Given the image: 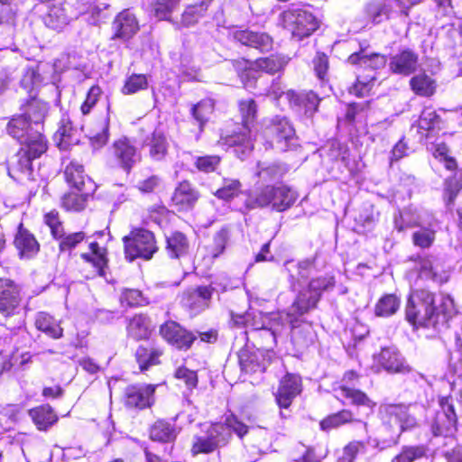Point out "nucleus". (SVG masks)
I'll return each mask as SVG.
<instances>
[{
	"mask_svg": "<svg viewBox=\"0 0 462 462\" xmlns=\"http://www.w3.org/2000/svg\"><path fill=\"white\" fill-rule=\"evenodd\" d=\"M435 295L427 290L413 291L405 308L406 320L415 328H435L439 313L447 315L453 309L449 296L439 297V307L436 306Z\"/></svg>",
	"mask_w": 462,
	"mask_h": 462,
	"instance_id": "nucleus-1",
	"label": "nucleus"
},
{
	"mask_svg": "<svg viewBox=\"0 0 462 462\" xmlns=\"http://www.w3.org/2000/svg\"><path fill=\"white\" fill-rule=\"evenodd\" d=\"M297 199V193L286 185H267L251 195L247 206L264 208L271 206L273 209L282 212L291 208Z\"/></svg>",
	"mask_w": 462,
	"mask_h": 462,
	"instance_id": "nucleus-2",
	"label": "nucleus"
},
{
	"mask_svg": "<svg viewBox=\"0 0 462 462\" xmlns=\"http://www.w3.org/2000/svg\"><path fill=\"white\" fill-rule=\"evenodd\" d=\"M239 106L244 123L243 130L227 136L226 143L234 147V152L243 160L253 150L250 124L255 118L257 110L256 104L253 99L243 100Z\"/></svg>",
	"mask_w": 462,
	"mask_h": 462,
	"instance_id": "nucleus-3",
	"label": "nucleus"
},
{
	"mask_svg": "<svg viewBox=\"0 0 462 462\" xmlns=\"http://www.w3.org/2000/svg\"><path fill=\"white\" fill-rule=\"evenodd\" d=\"M125 257L129 261L136 258L149 260L157 251L154 236L149 230L134 228L123 238Z\"/></svg>",
	"mask_w": 462,
	"mask_h": 462,
	"instance_id": "nucleus-4",
	"label": "nucleus"
},
{
	"mask_svg": "<svg viewBox=\"0 0 462 462\" xmlns=\"http://www.w3.org/2000/svg\"><path fill=\"white\" fill-rule=\"evenodd\" d=\"M47 150L46 142H40L33 144L22 145L21 149L12 158L8 173L14 179H32V161L39 158Z\"/></svg>",
	"mask_w": 462,
	"mask_h": 462,
	"instance_id": "nucleus-5",
	"label": "nucleus"
},
{
	"mask_svg": "<svg viewBox=\"0 0 462 462\" xmlns=\"http://www.w3.org/2000/svg\"><path fill=\"white\" fill-rule=\"evenodd\" d=\"M280 22L283 28L297 40L310 36L318 27L314 16L300 8H290L282 12Z\"/></svg>",
	"mask_w": 462,
	"mask_h": 462,
	"instance_id": "nucleus-6",
	"label": "nucleus"
},
{
	"mask_svg": "<svg viewBox=\"0 0 462 462\" xmlns=\"http://www.w3.org/2000/svg\"><path fill=\"white\" fill-rule=\"evenodd\" d=\"M6 130L21 145L33 144L36 142H46L40 130L23 115L13 117L9 121Z\"/></svg>",
	"mask_w": 462,
	"mask_h": 462,
	"instance_id": "nucleus-7",
	"label": "nucleus"
},
{
	"mask_svg": "<svg viewBox=\"0 0 462 462\" xmlns=\"http://www.w3.org/2000/svg\"><path fill=\"white\" fill-rule=\"evenodd\" d=\"M374 366L377 371L383 369L392 374H405L411 371L410 365L406 363L404 357L396 347H383L374 356Z\"/></svg>",
	"mask_w": 462,
	"mask_h": 462,
	"instance_id": "nucleus-8",
	"label": "nucleus"
},
{
	"mask_svg": "<svg viewBox=\"0 0 462 462\" xmlns=\"http://www.w3.org/2000/svg\"><path fill=\"white\" fill-rule=\"evenodd\" d=\"M357 378L358 375L354 371L346 372L342 379V385L336 390V397L337 399L340 397L349 399L353 405L365 406L369 409L370 413H372L376 403L362 391L351 387L352 383L357 380Z\"/></svg>",
	"mask_w": 462,
	"mask_h": 462,
	"instance_id": "nucleus-9",
	"label": "nucleus"
},
{
	"mask_svg": "<svg viewBox=\"0 0 462 462\" xmlns=\"http://www.w3.org/2000/svg\"><path fill=\"white\" fill-rule=\"evenodd\" d=\"M160 333L168 343L178 349H189L196 339V336L174 321L162 325Z\"/></svg>",
	"mask_w": 462,
	"mask_h": 462,
	"instance_id": "nucleus-10",
	"label": "nucleus"
},
{
	"mask_svg": "<svg viewBox=\"0 0 462 462\" xmlns=\"http://www.w3.org/2000/svg\"><path fill=\"white\" fill-rule=\"evenodd\" d=\"M112 152L120 167L127 172L141 160L137 149L126 138L116 141L112 145Z\"/></svg>",
	"mask_w": 462,
	"mask_h": 462,
	"instance_id": "nucleus-11",
	"label": "nucleus"
},
{
	"mask_svg": "<svg viewBox=\"0 0 462 462\" xmlns=\"http://www.w3.org/2000/svg\"><path fill=\"white\" fill-rule=\"evenodd\" d=\"M300 392V377L296 374H287L280 382V386L275 395L276 402L281 408L287 409Z\"/></svg>",
	"mask_w": 462,
	"mask_h": 462,
	"instance_id": "nucleus-12",
	"label": "nucleus"
},
{
	"mask_svg": "<svg viewBox=\"0 0 462 462\" xmlns=\"http://www.w3.org/2000/svg\"><path fill=\"white\" fill-rule=\"evenodd\" d=\"M155 386L149 384L145 386L130 385L125 392V402L129 408L143 409L149 407L152 402V395Z\"/></svg>",
	"mask_w": 462,
	"mask_h": 462,
	"instance_id": "nucleus-13",
	"label": "nucleus"
},
{
	"mask_svg": "<svg viewBox=\"0 0 462 462\" xmlns=\"http://www.w3.org/2000/svg\"><path fill=\"white\" fill-rule=\"evenodd\" d=\"M232 36L243 45L257 49L262 52L269 51L273 49V39L264 32L236 30L232 32Z\"/></svg>",
	"mask_w": 462,
	"mask_h": 462,
	"instance_id": "nucleus-14",
	"label": "nucleus"
},
{
	"mask_svg": "<svg viewBox=\"0 0 462 462\" xmlns=\"http://www.w3.org/2000/svg\"><path fill=\"white\" fill-rule=\"evenodd\" d=\"M418 62V54L406 49L391 58L389 67L393 73L409 76L416 71Z\"/></svg>",
	"mask_w": 462,
	"mask_h": 462,
	"instance_id": "nucleus-15",
	"label": "nucleus"
},
{
	"mask_svg": "<svg viewBox=\"0 0 462 462\" xmlns=\"http://www.w3.org/2000/svg\"><path fill=\"white\" fill-rule=\"evenodd\" d=\"M20 300L19 286L9 279L0 278V311L10 314Z\"/></svg>",
	"mask_w": 462,
	"mask_h": 462,
	"instance_id": "nucleus-16",
	"label": "nucleus"
},
{
	"mask_svg": "<svg viewBox=\"0 0 462 462\" xmlns=\"http://www.w3.org/2000/svg\"><path fill=\"white\" fill-rule=\"evenodd\" d=\"M115 31L114 39L127 41L131 39L139 30L136 18L128 10L123 11L116 15L113 22Z\"/></svg>",
	"mask_w": 462,
	"mask_h": 462,
	"instance_id": "nucleus-17",
	"label": "nucleus"
},
{
	"mask_svg": "<svg viewBox=\"0 0 462 462\" xmlns=\"http://www.w3.org/2000/svg\"><path fill=\"white\" fill-rule=\"evenodd\" d=\"M441 413L437 415L435 435H445L457 424V415L451 400L448 397L441 398L439 401Z\"/></svg>",
	"mask_w": 462,
	"mask_h": 462,
	"instance_id": "nucleus-18",
	"label": "nucleus"
},
{
	"mask_svg": "<svg viewBox=\"0 0 462 462\" xmlns=\"http://www.w3.org/2000/svg\"><path fill=\"white\" fill-rule=\"evenodd\" d=\"M199 199V192L188 181L180 182L172 195V202L180 210L192 208Z\"/></svg>",
	"mask_w": 462,
	"mask_h": 462,
	"instance_id": "nucleus-19",
	"label": "nucleus"
},
{
	"mask_svg": "<svg viewBox=\"0 0 462 462\" xmlns=\"http://www.w3.org/2000/svg\"><path fill=\"white\" fill-rule=\"evenodd\" d=\"M274 134L275 147L280 151H286L291 147L295 137V130L286 118L277 119L271 129Z\"/></svg>",
	"mask_w": 462,
	"mask_h": 462,
	"instance_id": "nucleus-20",
	"label": "nucleus"
},
{
	"mask_svg": "<svg viewBox=\"0 0 462 462\" xmlns=\"http://www.w3.org/2000/svg\"><path fill=\"white\" fill-rule=\"evenodd\" d=\"M217 288L211 286H199L186 293L187 304L193 310H204L208 308L214 291Z\"/></svg>",
	"mask_w": 462,
	"mask_h": 462,
	"instance_id": "nucleus-21",
	"label": "nucleus"
},
{
	"mask_svg": "<svg viewBox=\"0 0 462 462\" xmlns=\"http://www.w3.org/2000/svg\"><path fill=\"white\" fill-rule=\"evenodd\" d=\"M290 58L282 55L275 54L265 58H260L251 63V69L254 70L263 71L268 74H274L285 68L288 64Z\"/></svg>",
	"mask_w": 462,
	"mask_h": 462,
	"instance_id": "nucleus-22",
	"label": "nucleus"
},
{
	"mask_svg": "<svg viewBox=\"0 0 462 462\" xmlns=\"http://www.w3.org/2000/svg\"><path fill=\"white\" fill-rule=\"evenodd\" d=\"M245 442L259 453H267L272 448L273 435L265 428L252 427Z\"/></svg>",
	"mask_w": 462,
	"mask_h": 462,
	"instance_id": "nucleus-23",
	"label": "nucleus"
},
{
	"mask_svg": "<svg viewBox=\"0 0 462 462\" xmlns=\"http://www.w3.org/2000/svg\"><path fill=\"white\" fill-rule=\"evenodd\" d=\"M143 146L148 148L152 159L160 161L167 153L168 142L163 132L156 129L150 136L146 137Z\"/></svg>",
	"mask_w": 462,
	"mask_h": 462,
	"instance_id": "nucleus-24",
	"label": "nucleus"
},
{
	"mask_svg": "<svg viewBox=\"0 0 462 462\" xmlns=\"http://www.w3.org/2000/svg\"><path fill=\"white\" fill-rule=\"evenodd\" d=\"M266 314L259 310H250L245 314L232 315L234 324L239 327L251 328L253 329H265Z\"/></svg>",
	"mask_w": 462,
	"mask_h": 462,
	"instance_id": "nucleus-25",
	"label": "nucleus"
},
{
	"mask_svg": "<svg viewBox=\"0 0 462 462\" xmlns=\"http://www.w3.org/2000/svg\"><path fill=\"white\" fill-rule=\"evenodd\" d=\"M151 332V321L145 315H135L128 322L127 334L136 340L148 338Z\"/></svg>",
	"mask_w": 462,
	"mask_h": 462,
	"instance_id": "nucleus-26",
	"label": "nucleus"
},
{
	"mask_svg": "<svg viewBox=\"0 0 462 462\" xmlns=\"http://www.w3.org/2000/svg\"><path fill=\"white\" fill-rule=\"evenodd\" d=\"M47 104L37 99L36 97H31L24 108L23 116H26L36 128L40 130L41 125L47 113Z\"/></svg>",
	"mask_w": 462,
	"mask_h": 462,
	"instance_id": "nucleus-27",
	"label": "nucleus"
},
{
	"mask_svg": "<svg viewBox=\"0 0 462 462\" xmlns=\"http://www.w3.org/2000/svg\"><path fill=\"white\" fill-rule=\"evenodd\" d=\"M208 9V2L201 0L200 3L188 6L181 14L180 23H177V28L190 27L205 14Z\"/></svg>",
	"mask_w": 462,
	"mask_h": 462,
	"instance_id": "nucleus-28",
	"label": "nucleus"
},
{
	"mask_svg": "<svg viewBox=\"0 0 462 462\" xmlns=\"http://www.w3.org/2000/svg\"><path fill=\"white\" fill-rule=\"evenodd\" d=\"M64 177L69 186L78 191H83L86 184V176L82 164L76 161H71L65 168Z\"/></svg>",
	"mask_w": 462,
	"mask_h": 462,
	"instance_id": "nucleus-29",
	"label": "nucleus"
},
{
	"mask_svg": "<svg viewBox=\"0 0 462 462\" xmlns=\"http://www.w3.org/2000/svg\"><path fill=\"white\" fill-rule=\"evenodd\" d=\"M360 421L355 419L354 414L349 410H342L338 412L328 415L319 422V427L324 431H329L337 429L345 424Z\"/></svg>",
	"mask_w": 462,
	"mask_h": 462,
	"instance_id": "nucleus-30",
	"label": "nucleus"
},
{
	"mask_svg": "<svg viewBox=\"0 0 462 462\" xmlns=\"http://www.w3.org/2000/svg\"><path fill=\"white\" fill-rule=\"evenodd\" d=\"M295 322H297L296 318H293V314L291 312L267 313L265 329L270 330L275 337L277 334L282 332L286 323H290L291 327H294Z\"/></svg>",
	"mask_w": 462,
	"mask_h": 462,
	"instance_id": "nucleus-31",
	"label": "nucleus"
},
{
	"mask_svg": "<svg viewBox=\"0 0 462 462\" xmlns=\"http://www.w3.org/2000/svg\"><path fill=\"white\" fill-rule=\"evenodd\" d=\"M412 91L421 97H431L436 92V81L425 73L418 74L410 80Z\"/></svg>",
	"mask_w": 462,
	"mask_h": 462,
	"instance_id": "nucleus-32",
	"label": "nucleus"
},
{
	"mask_svg": "<svg viewBox=\"0 0 462 462\" xmlns=\"http://www.w3.org/2000/svg\"><path fill=\"white\" fill-rule=\"evenodd\" d=\"M29 414L39 430H45L52 425L57 416L50 405H41L30 410Z\"/></svg>",
	"mask_w": 462,
	"mask_h": 462,
	"instance_id": "nucleus-33",
	"label": "nucleus"
},
{
	"mask_svg": "<svg viewBox=\"0 0 462 462\" xmlns=\"http://www.w3.org/2000/svg\"><path fill=\"white\" fill-rule=\"evenodd\" d=\"M176 436L175 427L163 420L155 421L150 430V438L159 442L172 441Z\"/></svg>",
	"mask_w": 462,
	"mask_h": 462,
	"instance_id": "nucleus-34",
	"label": "nucleus"
},
{
	"mask_svg": "<svg viewBox=\"0 0 462 462\" xmlns=\"http://www.w3.org/2000/svg\"><path fill=\"white\" fill-rule=\"evenodd\" d=\"M109 119L103 117L89 131V140L94 149L104 146L108 140Z\"/></svg>",
	"mask_w": 462,
	"mask_h": 462,
	"instance_id": "nucleus-35",
	"label": "nucleus"
},
{
	"mask_svg": "<svg viewBox=\"0 0 462 462\" xmlns=\"http://www.w3.org/2000/svg\"><path fill=\"white\" fill-rule=\"evenodd\" d=\"M386 61V57L383 55L377 53L365 55L363 51L353 53L348 57V62L351 64H360L361 66L370 67L374 69L383 68Z\"/></svg>",
	"mask_w": 462,
	"mask_h": 462,
	"instance_id": "nucleus-36",
	"label": "nucleus"
},
{
	"mask_svg": "<svg viewBox=\"0 0 462 462\" xmlns=\"http://www.w3.org/2000/svg\"><path fill=\"white\" fill-rule=\"evenodd\" d=\"M14 243L23 257H31L39 250L37 241L27 231H19Z\"/></svg>",
	"mask_w": 462,
	"mask_h": 462,
	"instance_id": "nucleus-37",
	"label": "nucleus"
},
{
	"mask_svg": "<svg viewBox=\"0 0 462 462\" xmlns=\"http://www.w3.org/2000/svg\"><path fill=\"white\" fill-rule=\"evenodd\" d=\"M401 304L395 294L383 296L375 305L374 313L378 317H389L396 313Z\"/></svg>",
	"mask_w": 462,
	"mask_h": 462,
	"instance_id": "nucleus-38",
	"label": "nucleus"
},
{
	"mask_svg": "<svg viewBox=\"0 0 462 462\" xmlns=\"http://www.w3.org/2000/svg\"><path fill=\"white\" fill-rule=\"evenodd\" d=\"M89 253H84L81 257L88 263L93 264L100 275H102L103 268L106 265V249L98 245L97 243L89 245Z\"/></svg>",
	"mask_w": 462,
	"mask_h": 462,
	"instance_id": "nucleus-39",
	"label": "nucleus"
},
{
	"mask_svg": "<svg viewBox=\"0 0 462 462\" xmlns=\"http://www.w3.org/2000/svg\"><path fill=\"white\" fill-rule=\"evenodd\" d=\"M180 0H152L150 9L158 20H170Z\"/></svg>",
	"mask_w": 462,
	"mask_h": 462,
	"instance_id": "nucleus-40",
	"label": "nucleus"
},
{
	"mask_svg": "<svg viewBox=\"0 0 462 462\" xmlns=\"http://www.w3.org/2000/svg\"><path fill=\"white\" fill-rule=\"evenodd\" d=\"M319 301V296L310 294L309 297L305 293H300L290 308V311L293 314V318L298 319L299 316L308 312L310 309L316 307Z\"/></svg>",
	"mask_w": 462,
	"mask_h": 462,
	"instance_id": "nucleus-41",
	"label": "nucleus"
},
{
	"mask_svg": "<svg viewBox=\"0 0 462 462\" xmlns=\"http://www.w3.org/2000/svg\"><path fill=\"white\" fill-rule=\"evenodd\" d=\"M207 438L213 442L215 448L226 446L231 439V433L223 423L212 424L207 431Z\"/></svg>",
	"mask_w": 462,
	"mask_h": 462,
	"instance_id": "nucleus-42",
	"label": "nucleus"
},
{
	"mask_svg": "<svg viewBox=\"0 0 462 462\" xmlns=\"http://www.w3.org/2000/svg\"><path fill=\"white\" fill-rule=\"evenodd\" d=\"M285 169L278 163L259 162L257 165V176L263 181H270L283 175Z\"/></svg>",
	"mask_w": 462,
	"mask_h": 462,
	"instance_id": "nucleus-43",
	"label": "nucleus"
},
{
	"mask_svg": "<svg viewBox=\"0 0 462 462\" xmlns=\"http://www.w3.org/2000/svg\"><path fill=\"white\" fill-rule=\"evenodd\" d=\"M241 182L235 179H223V185L219 188L214 195L223 200H229L236 197L241 190Z\"/></svg>",
	"mask_w": 462,
	"mask_h": 462,
	"instance_id": "nucleus-44",
	"label": "nucleus"
},
{
	"mask_svg": "<svg viewBox=\"0 0 462 462\" xmlns=\"http://www.w3.org/2000/svg\"><path fill=\"white\" fill-rule=\"evenodd\" d=\"M41 83L40 74L32 68H27L20 80V86L30 96V97H36L35 89Z\"/></svg>",
	"mask_w": 462,
	"mask_h": 462,
	"instance_id": "nucleus-45",
	"label": "nucleus"
},
{
	"mask_svg": "<svg viewBox=\"0 0 462 462\" xmlns=\"http://www.w3.org/2000/svg\"><path fill=\"white\" fill-rule=\"evenodd\" d=\"M167 249L171 257H179L188 249V242L185 236L180 232L173 233L167 238Z\"/></svg>",
	"mask_w": 462,
	"mask_h": 462,
	"instance_id": "nucleus-46",
	"label": "nucleus"
},
{
	"mask_svg": "<svg viewBox=\"0 0 462 462\" xmlns=\"http://www.w3.org/2000/svg\"><path fill=\"white\" fill-rule=\"evenodd\" d=\"M383 419L391 426L398 425L400 420L405 416V406L397 404H384L380 407Z\"/></svg>",
	"mask_w": 462,
	"mask_h": 462,
	"instance_id": "nucleus-47",
	"label": "nucleus"
},
{
	"mask_svg": "<svg viewBox=\"0 0 462 462\" xmlns=\"http://www.w3.org/2000/svg\"><path fill=\"white\" fill-rule=\"evenodd\" d=\"M214 111V102L211 99H204L195 105L192 109L193 117L199 124L200 128L208 120Z\"/></svg>",
	"mask_w": 462,
	"mask_h": 462,
	"instance_id": "nucleus-48",
	"label": "nucleus"
},
{
	"mask_svg": "<svg viewBox=\"0 0 462 462\" xmlns=\"http://www.w3.org/2000/svg\"><path fill=\"white\" fill-rule=\"evenodd\" d=\"M162 352L155 349H147L139 347L136 350V359L142 370L148 369L149 366L157 365Z\"/></svg>",
	"mask_w": 462,
	"mask_h": 462,
	"instance_id": "nucleus-49",
	"label": "nucleus"
},
{
	"mask_svg": "<svg viewBox=\"0 0 462 462\" xmlns=\"http://www.w3.org/2000/svg\"><path fill=\"white\" fill-rule=\"evenodd\" d=\"M86 194L83 191H72L62 198V206L66 210L79 211L85 208Z\"/></svg>",
	"mask_w": 462,
	"mask_h": 462,
	"instance_id": "nucleus-50",
	"label": "nucleus"
},
{
	"mask_svg": "<svg viewBox=\"0 0 462 462\" xmlns=\"http://www.w3.org/2000/svg\"><path fill=\"white\" fill-rule=\"evenodd\" d=\"M62 125L60 126V150L67 148L71 144L78 143L76 136L77 130L73 128L69 119L62 118Z\"/></svg>",
	"mask_w": 462,
	"mask_h": 462,
	"instance_id": "nucleus-51",
	"label": "nucleus"
},
{
	"mask_svg": "<svg viewBox=\"0 0 462 462\" xmlns=\"http://www.w3.org/2000/svg\"><path fill=\"white\" fill-rule=\"evenodd\" d=\"M420 274L440 283L447 282L448 279V273L443 270L439 271V264L433 263L430 261L423 262Z\"/></svg>",
	"mask_w": 462,
	"mask_h": 462,
	"instance_id": "nucleus-52",
	"label": "nucleus"
},
{
	"mask_svg": "<svg viewBox=\"0 0 462 462\" xmlns=\"http://www.w3.org/2000/svg\"><path fill=\"white\" fill-rule=\"evenodd\" d=\"M221 162L218 155H203L195 157L194 165L198 171L209 173L215 171Z\"/></svg>",
	"mask_w": 462,
	"mask_h": 462,
	"instance_id": "nucleus-53",
	"label": "nucleus"
},
{
	"mask_svg": "<svg viewBox=\"0 0 462 462\" xmlns=\"http://www.w3.org/2000/svg\"><path fill=\"white\" fill-rule=\"evenodd\" d=\"M86 237L84 232L66 234L60 230V251H69L80 244Z\"/></svg>",
	"mask_w": 462,
	"mask_h": 462,
	"instance_id": "nucleus-54",
	"label": "nucleus"
},
{
	"mask_svg": "<svg viewBox=\"0 0 462 462\" xmlns=\"http://www.w3.org/2000/svg\"><path fill=\"white\" fill-rule=\"evenodd\" d=\"M35 326L39 330L46 333L51 337H58L54 319L49 314L45 312L39 313L35 320Z\"/></svg>",
	"mask_w": 462,
	"mask_h": 462,
	"instance_id": "nucleus-55",
	"label": "nucleus"
},
{
	"mask_svg": "<svg viewBox=\"0 0 462 462\" xmlns=\"http://www.w3.org/2000/svg\"><path fill=\"white\" fill-rule=\"evenodd\" d=\"M148 86L147 79L143 74H134L130 76L123 88V93L126 95L134 94L139 90L145 89Z\"/></svg>",
	"mask_w": 462,
	"mask_h": 462,
	"instance_id": "nucleus-56",
	"label": "nucleus"
},
{
	"mask_svg": "<svg viewBox=\"0 0 462 462\" xmlns=\"http://www.w3.org/2000/svg\"><path fill=\"white\" fill-rule=\"evenodd\" d=\"M425 455L423 447H404L401 453L396 455L391 462H413Z\"/></svg>",
	"mask_w": 462,
	"mask_h": 462,
	"instance_id": "nucleus-57",
	"label": "nucleus"
},
{
	"mask_svg": "<svg viewBox=\"0 0 462 462\" xmlns=\"http://www.w3.org/2000/svg\"><path fill=\"white\" fill-rule=\"evenodd\" d=\"M223 424L226 426L227 430H229L230 433L231 431L235 432L241 439H244L245 436H249L251 428L239 420L237 417L234 415L227 416L226 418L225 423Z\"/></svg>",
	"mask_w": 462,
	"mask_h": 462,
	"instance_id": "nucleus-58",
	"label": "nucleus"
},
{
	"mask_svg": "<svg viewBox=\"0 0 462 462\" xmlns=\"http://www.w3.org/2000/svg\"><path fill=\"white\" fill-rule=\"evenodd\" d=\"M412 240L415 245L428 248L435 240V231L431 228H421L413 233Z\"/></svg>",
	"mask_w": 462,
	"mask_h": 462,
	"instance_id": "nucleus-59",
	"label": "nucleus"
},
{
	"mask_svg": "<svg viewBox=\"0 0 462 462\" xmlns=\"http://www.w3.org/2000/svg\"><path fill=\"white\" fill-rule=\"evenodd\" d=\"M335 284L333 277H320L313 279L309 284L310 294L319 296L320 298L321 292L325 290L332 288Z\"/></svg>",
	"mask_w": 462,
	"mask_h": 462,
	"instance_id": "nucleus-60",
	"label": "nucleus"
},
{
	"mask_svg": "<svg viewBox=\"0 0 462 462\" xmlns=\"http://www.w3.org/2000/svg\"><path fill=\"white\" fill-rule=\"evenodd\" d=\"M365 445L362 441H351L343 448L342 455L339 457V462H354L360 450L365 448Z\"/></svg>",
	"mask_w": 462,
	"mask_h": 462,
	"instance_id": "nucleus-61",
	"label": "nucleus"
},
{
	"mask_svg": "<svg viewBox=\"0 0 462 462\" xmlns=\"http://www.w3.org/2000/svg\"><path fill=\"white\" fill-rule=\"evenodd\" d=\"M120 300L130 307L141 306L146 302L142 292L134 289H125L121 294Z\"/></svg>",
	"mask_w": 462,
	"mask_h": 462,
	"instance_id": "nucleus-62",
	"label": "nucleus"
},
{
	"mask_svg": "<svg viewBox=\"0 0 462 462\" xmlns=\"http://www.w3.org/2000/svg\"><path fill=\"white\" fill-rule=\"evenodd\" d=\"M215 448V445L213 442L207 438V436L195 437L192 447L191 453L193 456H197L201 453H211Z\"/></svg>",
	"mask_w": 462,
	"mask_h": 462,
	"instance_id": "nucleus-63",
	"label": "nucleus"
},
{
	"mask_svg": "<svg viewBox=\"0 0 462 462\" xmlns=\"http://www.w3.org/2000/svg\"><path fill=\"white\" fill-rule=\"evenodd\" d=\"M439 117L431 108H425L419 119V127L424 130H430L439 123Z\"/></svg>",
	"mask_w": 462,
	"mask_h": 462,
	"instance_id": "nucleus-64",
	"label": "nucleus"
}]
</instances>
